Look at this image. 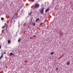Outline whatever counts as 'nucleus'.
<instances>
[{
    "mask_svg": "<svg viewBox=\"0 0 73 73\" xmlns=\"http://www.w3.org/2000/svg\"><path fill=\"white\" fill-rule=\"evenodd\" d=\"M40 6V5L38 3H37V4H35V6L34 7V8H38Z\"/></svg>",
    "mask_w": 73,
    "mask_h": 73,
    "instance_id": "nucleus-1",
    "label": "nucleus"
},
{
    "mask_svg": "<svg viewBox=\"0 0 73 73\" xmlns=\"http://www.w3.org/2000/svg\"><path fill=\"white\" fill-rule=\"evenodd\" d=\"M44 8H43L41 9V12L40 13L41 14H43L44 13Z\"/></svg>",
    "mask_w": 73,
    "mask_h": 73,
    "instance_id": "nucleus-2",
    "label": "nucleus"
},
{
    "mask_svg": "<svg viewBox=\"0 0 73 73\" xmlns=\"http://www.w3.org/2000/svg\"><path fill=\"white\" fill-rule=\"evenodd\" d=\"M69 64H70V62L69 61L67 62V65H69Z\"/></svg>",
    "mask_w": 73,
    "mask_h": 73,
    "instance_id": "nucleus-3",
    "label": "nucleus"
},
{
    "mask_svg": "<svg viewBox=\"0 0 73 73\" xmlns=\"http://www.w3.org/2000/svg\"><path fill=\"white\" fill-rule=\"evenodd\" d=\"M3 55H4V53H3L2 54L1 56L0 57V59H1V58L3 57Z\"/></svg>",
    "mask_w": 73,
    "mask_h": 73,
    "instance_id": "nucleus-4",
    "label": "nucleus"
},
{
    "mask_svg": "<svg viewBox=\"0 0 73 73\" xmlns=\"http://www.w3.org/2000/svg\"><path fill=\"white\" fill-rule=\"evenodd\" d=\"M49 8L46 9L45 11V12H48V11H49Z\"/></svg>",
    "mask_w": 73,
    "mask_h": 73,
    "instance_id": "nucleus-5",
    "label": "nucleus"
},
{
    "mask_svg": "<svg viewBox=\"0 0 73 73\" xmlns=\"http://www.w3.org/2000/svg\"><path fill=\"white\" fill-rule=\"evenodd\" d=\"M8 44H9L11 43V40H8Z\"/></svg>",
    "mask_w": 73,
    "mask_h": 73,
    "instance_id": "nucleus-6",
    "label": "nucleus"
},
{
    "mask_svg": "<svg viewBox=\"0 0 73 73\" xmlns=\"http://www.w3.org/2000/svg\"><path fill=\"white\" fill-rule=\"evenodd\" d=\"M5 27V26H4L2 27V29H4V28Z\"/></svg>",
    "mask_w": 73,
    "mask_h": 73,
    "instance_id": "nucleus-7",
    "label": "nucleus"
},
{
    "mask_svg": "<svg viewBox=\"0 0 73 73\" xmlns=\"http://www.w3.org/2000/svg\"><path fill=\"white\" fill-rule=\"evenodd\" d=\"M54 54V52H51V55H53V54Z\"/></svg>",
    "mask_w": 73,
    "mask_h": 73,
    "instance_id": "nucleus-8",
    "label": "nucleus"
},
{
    "mask_svg": "<svg viewBox=\"0 0 73 73\" xmlns=\"http://www.w3.org/2000/svg\"><path fill=\"white\" fill-rule=\"evenodd\" d=\"M39 20H40V19H39V18H38V19H36V21H37V22Z\"/></svg>",
    "mask_w": 73,
    "mask_h": 73,
    "instance_id": "nucleus-9",
    "label": "nucleus"
},
{
    "mask_svg": "<svg viewBox=\"0 0 73 73\" xmlns=\"http://www.w3.org/2000/svg\"><path fill=\"white\" fill-rule=\"evenodd\" d=\"M62 33H60V36H61V35H62Z\"/></svg>",
    "mask_w": 73,
    "mask_h": 73,
    "instance_id": "nucleus-10",
    "label": "nucleus"
},
{
    "mask_svg": "<svg viewBox=\"0 0 73 73\" xmlns=\"http://www.w3.org/2000/svg\"><path fill=\"white\" fill-rule=\"evenodd\" d=\"M31 15H32V13H31V12L30 13H29V16H31Z\"/></svg>",
    "mask_w": 73,
    "mask_h": 73,
    "instance_id": "nucleus-11",
    "label": "nucleus"
},
{
    "mask_svg": "<svg viewBox=\"0 0 73 73\" xmlns=\"http://www.w3.org/2000/svg\"><path fill=\"white\" fill-rule=\"evenodd\" d=\"M20 41H21V39H19L18 40V42H20Z\"/></svg>",
    "mask_w": 73,
    "mask_h": 73,
    "instance_id": "nucleus-12",
    "label": "nucleus"
},
{
    "mask_svg": "<svg viewBox=\"0 0 73 73\" xmlns=\"http://www.w3.org/2000/svg\"><path fill=\"white\" fill-rule=\"evenodd\" d=\"M10 54L11 55H12V56H13V53H10Z\"/></svg>",
    "mask_w": 73,
    "mask_h": 73,
    "instance_id": "nucleus-13",
    "label": "nucleus"
},
{
    "mask_svg": "<svg viewBox=\"0 0 73 73\" xmlns=\"http://www.w3.org/2000/svg\"><path fill=\"white\" fill-rule=\"evenodd\" d=\"M33 26H35V23H33Z\"/></svg>",
    "mask_w": 73,
    "mask_h": 73,
    "instance_id": "nucleus-14",
    "label": "nucleus"
},
{
    "mask_svg": "<svg viewBox=\"0 0 73 73\" xmlns=\"http://www.w3.org/2000/svg\"><path fill=\"white\" fill-rule=\"evenodd\" d=\"M43 23H41L40 24V25H42V24Z\"/></svg>",
    "mask_w": 73,
    "mask_h": 73,
    "instance_id": "nucleus-15",
    "label": "nucleus"
},
{
    "mask_svg": "<svg viewBox=\"0 0 73 73\" xmlns=\"http://www.w3.org/2000/svg\"><path fill=\"white\" fill-rule=\"evenodd\" d=\"M1 20H4V18H1Z\"/></svg>",
    "mask_w": 73,
    "mask_h": 73,
    "instance_id": "nucleus-16",
    "label": "nucleus"
},
{
    "mask_svg": "<svg viewBox=\"0 0 73 73\" xmlns=\"http://www.w3.org/2000/svg\"><path fill=\"white\" fill-rule=\"evenodd\" d=\"M58 70V68H57L56 69V70Z\"/></svg>",
    "mask_w": 73,
    "mask_h": 73,
    "instance_id": "nucleus-17",
    "label": "nucleus"
},
{
    "mask_svg": "<svg viewBox=\"0 0 73 73\" xmlns=\"http://www.w3.org/2000/svg\"><path fill=\"white\" fill-rule=\"evenodd\" d=\"M1 48V46H0V49Z\"/></svg>",
    "mask_w": 73,
    "mask_h": 73,
    "instance_id": "nucleus-18",
    "label": "nucleus"
},
{
    "mask_svg": "<svg viewBox=\"0 0 73 73\" xmlns=\"http://www.w3.org/2000/svg\"><path fill=\"white\" fill-rule=\"evenodd\" d=\"M13 17H15V15H14V16H13Z\"/></svg>",
    "mask_w": 73,
    "mask_h": 73,
    "instance_id": "nucleus-19",
    "label": "nucleus"
},
{
    "mask_svg": "<svg viewBox=\"0 0 73 73\" xmlns=\"http://www.w3.org/2000/svg\"><path fill=\"white\" fill-rule=\"evenodd\" d=\"M13 17L12 18V19H13Z\"/></svg>",
    "mask_w": 73,
    "mask_h": 73,
    "instance_id": "nucleus-20",
    "label": "nucleus"
},
{
    "mask_svg": "<svg viewBox=\"0 0 73 73\" xmlns=\"http://www.w3.org/2000/svg\"><path fill=\"white\" fill-rule=\"evenodd\" d=\"M4 54H5V52H4Z\"/></svg>",
    "mask_w": 73,
    "mask_h": 73,
    "instance_id": "nucleus-21",
    "label": "nucleus"
},
{
    "mask_svg": "<svg viewBox=\"0 0 73 73\" xmlns=\"http://www.w3.org/2000/svg\"><path fill=\"white\" fill-rule=\"evenodd\" d=\"M15 19H16V18H15Z\"/></svg>",
    "mask_w": 73,
    "mask_h": 73,
    "instance_id": "nucleus-22",
    "label": "nucleus"
},
{
    "mask_svg": "<svg viewBox=\"0 0 73 73\" xmlns=\"http://www.w3.org/2000/svg\"><path fill=\"white\" fill-rule=\"evenodd\" d=\"M14 56H15L14 55Z\"/></svg>",
    "mask_w": 73,
    "mask_h": 73,
    "instance_id": "nucleus-23",
    "label": "nucleus"
}]
</instances>
